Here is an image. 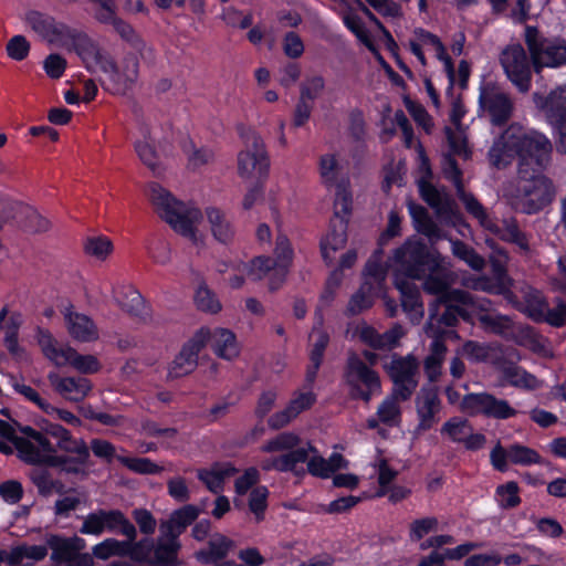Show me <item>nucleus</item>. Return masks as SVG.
Masks as SVG:
<instances>
[{"label": "nucleus", "instance_id": "nucleus-1", "mask_svg": "<svg viewBox=\"0 0 566 566\" xmlns=\"http://www.w3.org/2000/svg\"><path fill=\"white\" fill-rule=\"evenodd\" d=\"M148 197L158 216L176 233L187 239L197 249L205 247L206 237L199 229L203 214L198 207L177 200L158 184L149 186Z\"/></svg>", "mask_w": 566, "mask_h": 566}, {"label": "nucleus", "instance_id": "nucleus-2", "mask_svg": "<svg viewBox=\"0 0 566 566\" xmlns=\"http://www.w3.org/2000/svg\"><path fill=\"white\" fill-rule=\"evenodd\" d=\"M504 196L516 211L534 214L554 201L556 188L542 171L517 174L515 182L505 189Z\"/></svg>", "mask_w": 566, "mask_h": 566}, {"label": "nucleus", "instance_id": "nucleus-3", "mask_svg": "<svg viewBox=\"0 0 566 566\" xmlns=\"http://www.w3.org/2000/svg\"><path fill=\"white\" fill-rule=\"evenodd\" d=\"M395 277L406 280H422L427 271H440L447 268V258L437 250L428 249L419 239L409 238L395 250L394 256Z\"/></svg>", "mask_w": 566, "mask_h": 566}, {"label": "nucleus", "instance_id": "nucleus-4", "mask_svg": "<svg viewBox=\"0 0 566 566\" xmlns=\"http://www.w3.org/2000/svg\"><path fill=\"white\" fill-rule=\"evenodd\" d=\"M517 174L538 172L545 169L552 158L553 145L542 133L525 130L518 126Z\"/></svg>", "mask_w": 566, "mask_h": 566}, {"label": "nucleus", "instance_id": "nucleus-5", "mask_svg": "<svg viewBox=\"0 0 566 566\" xmlns=\"http://www.w3.org/2000/svg\"><path fill=\"white\" fill-rule=\"evenodd\" d=\"M244 147L238 154V174L245 180H259L268 175L270 160L263 139L254 130L242 135Z\"/></svg>", "mask_w": 566, "mask_h": 566}, {"label": "nucleus", "instance_id": "nucleus-6", "mask_svg": "<svg viewBox=\"0 0 566 566\" xmlns=\"http://www.w3.org/2000/svg\"><path fill=\"white\" fill-rule=\"evenodd\" d=\"M525 42L528 48L532 64L536 72L543 67H556L566 63V42L548 40L539 35L537 29H525Z\"/></svg>", "mask_w": 566, "mask_h": 566}, {"label": "nucleus", "instance_id": "nucleus-7", "mask_svg": "<svg viewBox=\"0 0 566 566\" xmlns=\"http://www.w3.org/2000/svg\"><path fill=\"white\" fill-rule=\"evenodd\" d=\"M23 22L43 42L50 45L67 46L76 29L56 20L54 17L29 10L23 15Z\"/></svg>", "mask_w": 566, "mask_h": 566}, {"label": "nucleus", "instance_id": "nucleus-8", "mask_svg": "<svg viewBox=\"0 0 566 566\" xmlns=\"http://www.w3.org/2000/svg\"><path fill=\"white\" fill-rule=\"evenodd\" d=\"M459 409L469 416L482 415L496 420H506L518 415V410L509 400L497 398L488 391L465 395L461 399Z\"/></svg>", "mask_w": 566, "mask_h": 566}, {"label": "nucleus", "instance_id": "nucleus-9", "mask_svg": "<svg viewBox=\"0 0 566 566\" xmlns=\"http://www.w3.org/2000/svg\"><path fill=\"white\" fill-rule=\"evenodd\" d=\"M345 380L352 397L368 402L373 395L380 392L378 374L369 368L356 354L347 359Z\"/></svg>", "mask_w": 566, "mask_h": 566}, {"label": "nucleus", "instance_id": "nucleus-10", "mask_svg": "<svg viewBox=\"0 0 566 566\" xmlns=\"http://www.w3.org/2000/svg\"><path fill=\"white\" fill-rule=\"evenodd\" d=\"M467 211L472 214L480 224L500 239L515 243L521 250H528V240L520 230L515 219L510 218L502 221V226L496 224L488 214L483 206L474 197H465Z\"/></svg>", "mask_w": 566, "mask_h": 566}, {"label": "nucleus", "instance_id": "nucleus-11", "mask_svg": "<svg viewBox=\"0 0 566 566\" xmlns=\"http://www.w3.org/2000/svg\"><path fill=\"white\" fill-rule=\"evenodd\" d=\"M64 454H59L53 447L52 467L59 468L66 474H73L81 478L88 475V463L91 453L86 442L81 438L71 437L59 449Z\"/></svg>", "mask_w": 566, "mask_h": 566}, {"label": "nucleus", "instance_id": "nucleus-12", "mask_svg": "<svg viewBox=\"0 0 566 566\" xmlns=\"http://www.w3.org/2000/svg\"><path fill=\"white\" fill-rule=\"evenodd\" d=\"M118 530L130 541H135L137 531L119 510H98L90 513L80 528L82 534L101 535L104 531Z\"/></svg>", "mask_w": 566, "mask_h": 566}, {"label": "nucleus", "instance_id": "nucleus-13", "mask_svg": "<svg viewBox=\"0 0 566 566\" xmlns=\"http://www.w3.org/2000/svg\"><path fill=\"white\" fill-rule=\"evenodd\" d=\"M385 368L394 382L392 392L400 396L402 401L410 399L418 387L419 363L417 358L412 355L395 356Z\"/></svg>", "mask_w": 566, "mask_h": 566}, {"label": "nucleus", "instance_id": "nucleus-14", "mask_svg": "<svg viewBox=\"0 0 566 566\" xmlns=\"http://www.w3.org/2000/svg\"><path fill=\"white\" fill-rule=\"evenodd\" d=\"M479 103L482 113L493 125H503L512 117L514 105L511 97L492 82L481 86Z\"/></svg>", "mask_w": 566, "mask_h": 566}, {"label": "nucleus", "instance_id": "nucleus-15", "mask_svg": "<svg viewBox=\"0 0 566 566\" xmlns=\"http://www.w3.org/2000/svg\"><path fill=\"white\" fill-rule=\"evenodd\" d=\"M500 63L507 78L521 91L527 92L531 85V64L520 43L509 44L500 54Z\"/></svg>", "mask_w": 566, "mask_h": 566}, {"label": "nucleus", "instance_id": "nucleus-16", "mask_svg": "<svg viewBox=\"0 0 566 566\" xmlns=\"http://www.w3.org/2000/svg\"><path fill=\"white\" fill-rule=\"evenodd\" d=\"M70 44L72 50L81 59L85 69L95 74L102 72L105 74L111 66V56L87 34L76 30Z\"/></svg>", "mask_w": 566, "mask_h": 566}, {"label": "nucleus", "instance_id": "nucleus-17", "mask_svg": "<svg viewBox=\"0 0 566 566\" xmlns=\"http://www.w3.org/2000/svg\"><path fill=\"white\" fill-rule=\"evenodd\" d=\"M208 337L209 334L205 327L192 335L169 365L167 374L169 379L184 377L195 370L198 365V355L208 344Z\"/></svg>", "mask_w": 566, "mask_h": 566}, {"label": "nucleus", "instance_id": "nucleus-18", "mask_svg": "<svg viewBox=\"0 0 566 566\" xmlns=\"http://www.w3.org/2000/svg\"><path fill=\"white\" fill-rule=\"evenodd\" d=\"M490 459L492 465L500 472L507 471L509 463L516 465L545 464V460L536 450L520 443H513L507 448L497 443L492 449Z\"/></svg>", "mask_w": 566, "mask_h": 566}, {"label": "nucleus", "instance_id": "nucleus-19", "mask_svg": "<svg viewBox=\"0 0 566 566\" xmlns=\"http://www.w3.org/2000/svg\"><path fill=\"white\" fill-rule=\"evenodd\" d=\"M449 261L447 268L440 271H427L423 281V290L430 294L439 295L441 302H460L463 304H473V297L464 291L451 290L449 286L454 282V275L449 271Z\"/></svg>", "mask_w": 566, "mask_h": 566}, {"label": "nucleus", "instance_id": "nucleus-20", "mask_svg": "<svg viewBox=\"0 0 566 566\" xmlns=\"http://www.w3.org/2000/svg\"><path fill=\"white\" fill-rule=\"evenodd\" d=\"M518 126L511 125L497 138L494 139L488 151V159L492 167L504 169L515 158L518 159Z\"/></svg>", "mask_w": 566, "mask_h": 566}, {"label": "nucleus", "instance_id": "nucleus-21", "mask_svg": "<svg viewBox=\"0 0 566 566\" xmlns=\"http://www.w3.org/2000/svg\"><path fill=\"white\" fill-rule=\"evenodd\" d=\"M409 48L422 65H426L423 49L432 50L437 59L443 63L444 70L450 81H453L454 67L452 60L447 54L444 45L437 35L423 29H417L415 30L413 35L409 41Z\"/></svg>", "mask_w": 566, "mask_h": 566}, {"label": "nucleus", "instance_id": "nucleus-22", "mask_svg": "<svg viewBox=\"0 0 566 566\" xmlns=\"http://www.w3.org/2000/svg\"><path fill=\"white\" fill-rule=\"evenodd\" d=\"M440 432L450 441L462 443L465 449L471 451L482 449L486 441L484 434L474 432L470 422L461 417L450 418L442 424Z\"/></svg>", "mask_w": 566, "mask_h": 566}, {"label": "nucleus", "instance_id": "nucleus-23", "mask_svg": "<svg viewBox=\"0 0 566 566\" xmlns=\"http://www.w3.org/2000/svg\"><path fill=\"white\" fill-rule=\"evenodd\" d=\"M19 458L29 464L52 467L53 443L45 434H35L33 439H14Z\"/></svg>", "mask_w": 566, "mask_h": 566}, {"label": "nucleus", "instance_id": "nucleus-24", "mask_svg": "<svg viewBox=\"0 0 566 566\" xmlns=\"http://www.w3.org/2000/svg\"><path fill=\"white\" fill-rule=\"evenodd\" d=\"M415 402L418 417L416 432L421 433L430 430L438 423V415L441 410V401L437 389L431 387L421 388Z\"/></svg>", "mask_w": 566, "mask_h": 566}, {"label": "nucleus", "instance_id": "nucleus-25", "mask_svg": "<svg viewBox=\"0 0 566 566\" xmlns=\"http://www.w3.org/2000/svg\"><path fill=\"white\" fill-rule=\"evenodd\" d=\"M160 145L157 138V130L149 125L139 127V138L135 143V150L140 161L154 174L163 170Z\"/></svg>", "mask_w": 566, "mask_h": 566}, {"label": "nucleus", "instance_id": "nucleus-26", "mask_svg": "<svg viewBox=\"0 0 566 566\" xmlns=\"http://www.w3.org/2000/svg\"><path fill=\"white\" fill-rule=\"evenodd\" d=\"M139 63L135 53H127L119 63L111 59V66L105 74L108 76L114 93H124L138 78Z\"/></svg>", "mask_w": 566, "mask_h": 566}, {"label": "nucleus", "instance_id": "nucleus-27", "mask_svg": "<svg viewBox=\"0 0 566 566\" xmlns=\"http://www.w3.org/2000/svg\"><path fill=\"white\" fill-rule=\"evenodd\" d=\"M48 380L57 395L72 402L83 401L93 388L84 377H62L55 371L48 374Z\"/></svg>", "mask_w": 566, "mask_h": 566}, {"label": "nucleus", "instance_id": "nucleus-28", "mask_svg": "<svg viewBox=\"0 0 566 566\" xmlns=\"http://www.w3.org/2000/svg\"><path fill=\"white\" fill-rule=\"evenodd\" d=\"M298 449L305 450L307 471L314 476L327 479L336 471L347 468V460L339 453H333L328 459H324L308 442Z\"/></svg>", "mask_w": 566, "mask_h": 566}, {"label": "nucleus", "instance_id": "nucleus-29", "mask_svg": "<svg viewBox=\"0 0 566 566\" xmlns=\"http://www.w3.org/2000/svg\"><path fill=\"white\" fill-rule=\"evenodd\" d=\"M23 324V315L6 304L0 310V332L3 333V343L8 352L13 356H21L24 350L19 345V331Z\"/></svg>", "mask_w": 566, "mask_h": 566}, {"label": "nucleus", "instance_id": "nucleus-30", "mask_svg": "<svg viewBox=\"0 0 566 566\" xmlns=\"http://www.w3.org/2000/svg\"><path fill=\"white\" fill-rule=\"evenodd\" d=\"M35 338L42 354L56 367L71 366L75 349L69 345H60L53 335L44 328L38 327Z\"/></svg>", "mask_w": 566, "mask_h": 566}, {"label": "nucleus", "instance_id": "nucleus-31", "mask_svg": "<svg viewBox=\"0 0 566 566\" xmlns=\"http://www.w3.org/2000/svg\"><path fill=\"white\" fill-rule=\"evenodd\" d=\"M316 396L312 391L297 392L290 400L286 407L268 419V424L273 430H279L291 423L301 412L313 406Z\"/></svg>", "mask_w": 566, "mask_h": 566}, {"label": "nucleus", "instance_id": "nucleus-32", "mask_svg": "<svg viewBox=\"0 0 566 566\" xmlns=\"http://www.w3.org/2000/svg\"><path fill=\"white\" fill-rule=\"evenodd\" d=\"M490 301L486 298L475 301V313L482 327L490 333L501 336L513 334V322L506 315L489 311Z\"/></svg>", "mask_w": 566, "mask_h": 566}, {"label": "nucleus", "instance_id": "nucleus-33", "mask_svg": "<svg viewBox=\"0 0 566 566\" xmlns=\"http://www.w3.org/2000/svg\"><path fill=\"white\" fill-rule=\"evenodd\" d=\"M275 268L276 264L273 259L269 256H258L249 263H239L235 269L239 273H245L248 277L253 281L269 277L270 289L275 290L283 282L280 281V276L275 273Z\"/></svg>", "mask_w": 566, "mask_h": 566}, {"label": "nucleus", "instance_id": "nucleus-34", "mask_svg": "<svg viewBox=\"0 0 566 566\" xmlns=\"http://www.w3.org/2000/svg\"><path fill=\"white\" fill-rule=\"evenodd\" d=\"M426 333L432 337L430 354L424 359V373L430 381H436L441 375V367L447 354L446 344L438 337V332L433 331V321L427 323Z\"/></svg>", "mask_w": 566, "mask_h": 566}, {"label": "nucleus", "instance_id": "nucleus-35", "mask_svg": "<svg viewBox=\"0 0 566 566\" xmlns=\"http://www.w3.org/2000/svg\"><path fill=\"white\" fill-rule=\"evenodd\" d=\"M64 319L69 334L75 340L90 343L98 338L97 327L87 315L67 310Z\"/></svg>", "mask_w": 566, "mask_h": 566}, {"label": "nucleus", "instance_id": "nucleus-36", "mask_svg": "<svg viewBox=\"0 0 566 566\" xmlns=\"http://www.w3.org/2000/svg\"><path fill=\"white\" fill-rule=\"evenodd\" d=\"M206 218L210 233L217 242L229 244L233 241L235 228L224 211L216 207H208Z\"/></svg>", "mask_w": 566, "mask_h": 566}, {"label": "nucleus", "instance_id": "nucleus-37", "mask_svg": "<svg viewBox=\"0 0 566 566\" xmlns=\"http://www.w3.org/2000/svg\"><path fill=\"white\" fill-rule=\"evenodd\" d=\"M413 281L397 276L394 282L401 294L403 310L409 314L413 323H419L423 316V305L420 301V292Z\"/></svg>", "mask_w": 566, "mask_h": 566}, {"label": "nucleus", "instance_id": "nucleus-38", "mask_svg": "<svg viewBox=\"0 0 566 566\" xmlns=\"http://www.w3.org/2000/svg\"><path fill=\"white\" fill-rule=\"evenodd\" d=\"M205 328L209 334L208 342H211V348L218 357L232 360L239 356V345L232 331L222 327L212 331Z\"/></svg>", "mask_w": 566, "mask_h": 566}, {"label": "nucleus", "instance_id": "nucleus-39", "mask_svg": "<svg viewBox=\"0 0 566 566\" xmlns=\"http://www.w3.org/2000/svg\"><path fill=\"white\" fill-rule=\"evenodd\" d=\"M344 166L340 154L325 153L318 157V174L322 184L327 188H333L342 181H348L343 175Z\"/></svg>", "mask_w": 566, "mask_h": 566}, {"label": "nucleus", "instance_id": "nucleus-40", "mask_svg": "<svg viewBox=\"0 0 566 566\" xmlns=\"http://www.w3.org/2000/svg\"><path fill=\"white\" fill-rule=\"evenodd\" d=\"M234 547L235 543L231 538L216 533L210 536L208 547L196 553V558L205 564L217 563L224 559Z\"/></svg>", "mask_w": 566, "mask_h": 566}, {"label": "nucleus", "instance_id": "nucleus-41", "mask_svg": "<svg viewBox=\"0 0 566 566\" xmlns=\"http://www.w3.org/2000/svg\"><path fill=\"white\" fill-rule=\"evenodd\" d=\"M114 301L133 316H143L146 313L145 301L142 294L130 285H116L112 289Z\"/></svg>", "mask_w": 566, "mask_h": 566}, {"label": "nucleus", "instance_id": "nucleus-42", "mask_svg": "<svg viewBox=\"0 0 566 566\" xmlns=\"http://www.w3.org/2000/svg\"><path fill=\"white\" fill-rule=\"evenodd\" d=\"M238 470L229 462L216 463L209 469H200L197 472L198 479L205 483L212 493H220L223 490L224 481L233 476Z\"/></svg>", "mask_w": 566, "mask_h": 566}, {"label": "nucleus", "instance_id": "nucleus-43", "mask_svg": "<svg viewBox=\"0 0 566 566\" xmlns=\"http://www.w3.org/2000/svg\"><path fill=\"white\" fill-rule=\"evenodd\" d=\"M197 516L198 510L192 505H186L175 511L169 520L160 524L163 536L178 537Z\"/></svg>", "mask_w": 566, "mask_h": 566}, {"label": "nucleus", "instance_id": "nucleus-44", "mask_svg": "<svg viewBox=\"0 0 566 566\" xmlns=\"http://www.w3.org/2000/svg\"><path fill=\"white\" fill-rule=\"evenodd\" d=\"M48 545L52 549V559L60 562H72L77 553L84 548L85 543L80 537L62 538L51 536L48 538Z\"/></svg>", "mask_w": 566, "mask_h": 566}, {"label": "nucleus", "instance_id": "nucleus-45", "mask_svg": "<svg viewBox=\"0 0 566 566\" xmlns=\"http://www.w3.org/2000/svg\"><path fill=\"white\" fill-rule=\"evenodd\" d=\"M537 105L545 112L551 124L566 119V87L551 92Z\"/></svg>", "mask_w": 566, "mask_h": 566}, {"label": "nucleus", "instance_id": "nucleus-46", "mask_svg": "<svg viewBox=\"0 0 566 566\" xmlns=\"http://www.w3.org/2000/svg\"><path fill=\"white\" fill-rule=\"evenodd\" d=\"M500 371L503 378L515 388L534 390L542 386V381L534 375L514 364L502 365Z\"/></svg>", "mask_w": 566, "mask_h": 566}, {"label": "nucleus", "instance_id": "nucleus-47", "mask_svg": "<svg viewBox=\"0 0 566 566\" xmlns=\"http://www.w3.org/2000/svg\"><path fill=\"white\" fill-rule=\"evenodd\" d=\"M304 461H306L305 450L296 449L279 457L264 459L260 462V467L264 471L276 470L280 472H287L295 471L297 464L304 463Z\"/></svg>", "mask_w": 566, "mask_h": 566}, {"label": "nucleus", "instance_id": "nucleus-48", "mask_svg": "<svg viewBox=\"0 0 566 566\" xmlns=\"http://www.w3.org/2000/svg\"><path fill=\"white\" fill-rule=\"evenodd\" d=\"M346 222L338 220L321 243L322 255L325 261L332 262L336 251L343 249L347 242Z\"/></svg>", "mask_w": 566, "mask_h": 566}, {"label": "nucleus", "instance_id": "nucleus-49", "mask_svg": "<svg viewBox=\"0 0 566 566\" xmlns=\"http://www.w3.org/2000/svg\"><path fill=\"white\" fill-rule=\"evenodd\" d=\"M29 479L35 485L38 493L42 496H50L53 493H64V484L56 480L52 474L41 468H34L29 472Z\"/></svg>", "mask_w": 566, "mask_h": 566}, {"label": "nucleus", "instance_id": "nucleus-50", "mask_svg": "<svg viewBox=\"0 0 566 566\" xmlns=\"http://www.w3.org/2000/svg\"><path fill=\"white\" fill-rule=\"evenodd\" d=\"M353 0H346L338 7L339 15L344 24L364 43L369 42V35L365 28L364 21L356 13Z\"/></svg>", "mask_w": 566, "mask_h": 566}, {"label": "nucleus", "instance_id": "nucleus-51", "mask_svg": "<svg viewBox=\"0 0 566 566\" xmlns=\"http://www.w3.org/2000/svg\"><path fill=\"white\" fill-rule=\"evenodd\" d=\"M371 465L377 474L379 485L376 496H385L388 493V485L398 476V471L389 464L388 459L380 451H378Z\"/></svg>", "mask_w": 566, "mask_h": 566}, {"label": "nucleus", "instance_id": "nucleus-52", "mask_svg": "<svg viewBox=\"0 0 566 566\" xmlns=\"http://www.w3.org/2000/svg\"><path fill=\"white\" fill-rule=\"evenodd\" d=\"M400 396L391 391L377 408V417L388 427L398 426L401 419Z\"/></svg>", "mask_w": 566, "mask_h": 566}, {"label": "nucleus", "instance_id": "nucleus-53", "mask_svg": "<svg viewBox=\"0 0 566 566\" xmlns=\"http://www.w3.org/2000/svg\"><path fill=\"white\" fill-rule=\"evenodd\" d=\"M447 304L446 312L440 316L436 317V314H430V317H432L433 323H443L447 326H451L455 322V313L460 316H462L464 319H469L472 314L475 313V300H473V304H463L460 302H444ZM431 318H429L430 321ZM433 331L438 332V335L440 334L439 328L433 326Z\"/></svg>", "mask_w": 566, "mask_h": 566}, {"label": "nucleus", "instance_id": "nucleus-54", "mask_svg": "<svg viewBox=\"0 0 566 566\" xmlns=\"http://www.w3.org/2000/svg\"><path fill=\"white\" fill-rule=\"evenodd\" d=\"M180 545L177 537L160 538L155 547L153 564L169 566L177 563V553Z\"/></svg>", "mask_w": 566, "mask_h": 566}, {"label": "nucleus", "instance_id": "nucleus-55", "mask_svg": "<svg viewBox=\"0 0 566 566\" xmlns=\"http://www.w3.org/2000/svg\"><path fill=\"white\" fill-rule=\"evenodd\" d=\"M274 255L275 273L280 276V281H283L293 259L291 243L284 234L276 237Z\"/></svg>", "mask_w": 566, "mask_h": 566}, {"label": "nucleus", "instance_id": "nucleus-56", "mask_svg": "<svg viewBox=\"0 0 566 566\" xmlns=\"http://www.w3.org/2000/svg\"><path fill=\"white\" fill-rule=\"evenodd\" d=\"M193 298L197 308L201 312L217 314L222 310L216 293L205 282L198 284Z\"/></svg>", "mask_w": 566, "mask_h": 566}, {"label": "nucleus", "instance_id": "nucleus-57", "mask_svg": "<svg viewBox=\"0 0 566 566\" xmlns=\"http://www.w3.org/2000/svg\"><path fill=\"white\" fill-rule=\"evenodd\" d=\"M301 439L294 432H282L268 440L262 447L263 452H291L302 447Z\"/></svg>", "mask_w": 566, "mask_h": 566}, {"label": "nucleus", "instance_id": "nucleus-58", "mask_svg": "<svg viewBox=\"0 0 566 566\" xmlns=\"http://www.w3.org/2000/svg\"><path fill=\"white\" fill-rule=\"evenodd\" d=\"M48 555V548L44 545L17 546L9 551V564L20 565L25 559L33 562L42 560Z\"/></svg>", "mask_w": 566, "mask_h": 566}, {"label": "nucleus", "instance_id": "nucleus-59", "mask_svg": "<svg viewBox=\"0 0 566 566\" xmlns=\"http://www.w3.org/2000/svg\"><path fill=\"white\" fill-rule=\"evenodd\" d=\"M188 168L191 170H200L203 167L210 165L214 159L213 151L205 146H196L193 143H189L185 147Z\"/></svg>", "mask_w": 566, "mask_h": 566}, {"label": "nucleus", "instance_id": "nucleus-60", "mask_svg": "<svg viewBox=\"0 0 566 566\" xmlns=\"http://www.w3.org/2000/svg\"><path fill=\"white\" fill-rule=\"evenodd\" d=\"M335 188L334 214L339 220H344L352 209V191L349 189V180L342 181Z\"/></svg>", "mask_w": 566, "mask_h": 566}, {"label": "nucleus", "instance_id": "nucleus-61", "mask_svg": "<svg viewBox=\"0 0 566 566\" xmlns=\"http://www.w3.org/2000/svg\"><path fill=\"white\" fill-rule=\"evenodd\" d=\"M419 190L422 199L431 206L438 213H443L448 208V197L443 191L438 190L433 185L426 180L419 181Z\"/></svg>", "mask_w": 566, "mask_h": 566}, {"label": "nucleus", "instance_id": "nucleus-62", "mask_svg": "<svg viewBox=\"0 0 566 566\" xmlns=\"http://www.w3.org/2000/svg\"><path fill=\"white\" fill-rule=\"evenodd\" d=\"M493 352L494 347L490 344L468 340L463 344L461 349L458 350V354L473 363H485L491 359Z\"/></svg>", "mask_w": 566, "mask_h": 566}, {"label": "nucleus", "instance_id": "nucleus-63", "mask_svg": "<svg viewBox=\"0 0 566 566\" xmlns=\"http://www.w3.org/2000/svg\"><path fill=\"white\" fill-rule=\"evenodd\" d=\"M117 461L134 473L159 474L164 468L148 458L117 457Z\"/></svg>", "mask_w": 566, "mask_h": 566}, {"label": "nucleus", "instance_id": "nucleus-64", "mask_svg": "<svg viewBox=\"0 0 566 566\" xmlns=\"http://www.w3.org/2000/svg\"><path fill=\"white\" fill-rule=\"evenodd\" d=\"M129 552V543L115 538H106L93 547V555L99 559H107L112 556H125Z\"/></svg>", "mask_w": 566, "mask_h": 566}]
</instances>
